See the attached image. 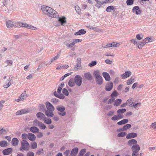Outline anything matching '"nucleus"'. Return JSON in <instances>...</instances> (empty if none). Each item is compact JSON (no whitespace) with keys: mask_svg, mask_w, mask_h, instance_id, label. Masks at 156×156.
Returning <instances> with one entry per match:
<instances>
[{"mask_svg":"<svg viewBox=\"0 0 156 156\" xmlns=\"http://www.w3.org/2000/svg\"><path fill=\"white\" fill-rule=\"evenodd\" d=\"M140 149L139 146L137 144L132 146L131 147V149L133 151L132 156H137L138 152L140 150Z\"/></svg>","mask_w":156,"mask_h":156,"instance_id":"nucleus-4","label":"nucleus"},{"mask_svg":"<svg viewBox=\"0 0 156 156\" xmlns=\"http://www.w3.org/2000/svg\"><path fill=\"white\" fill-rule=\"evenodd\" d=\"M81 59L80 58H78L77 59V63L76 65V67H75L74 69L75 70H78V68L77 67H80L81 66Z\"/></svg>","mask_w":156,"mask_h":156,"instance_id":"nucleus-22","label":"nucleus"},{"mask_svg":"<svg viewBox=\"0 0 156 156\" xmlns=\"http://www.w3.org/2000/svg\"><path fill=\"white\" fill-rule=\"evenodd\" d=\"M75 84L74 80V81L73 79H70L68 82V85L71 87H74L75 85Z\"/></svg>","mask_w":156,"mask_h":156,"instance_id":"nucleus-35","label":"nucleus"},{"mask_svg":"<svg viewBox=\"0 0 156 156\" xmlns=\"http://www.w3.org/2000/svg\"><path fill=\"white\" fill-rule=\"evenodd\" d=\"M26 156H34V154L33 152L30 151L27 153Z\"/></svg>","mask_w":156,"mask_h":156,"instance_id":"nucleus-64","label":"nucleus"},{"mask_svg":"<svg viewBox=\"0 0 156 156\" xmlns=\"http://www.w3.org/2000/svg\"><path fill=\"white\" fill-rule=\"evenodd\" d=\"M111 98L109 99L108 102V104H110L112 103L115 99V98L114 97H111Z\"/></svg>","mask_w":156,"mask_h":156,"instance_id":"nucleus-58","label":"nucleus"},{"mask_svg":"<svg viewBox=\"0 0 156 156\" xmlns=\"http://www.w3.org/2000/svg\"><path fill=\"white\" fill-rule=\"evenodd\" d=\"M56 109L58 111L61 112H58V115L62 116H64L66 115V112H64L65 109L64 106L62 105H58L56 107Z\"/></svg>","mask_w":156,"mask_h":156,"instance_id":"nucleus-5","label":"nucleus"},{"mask_svg":"<svg viewBox=\"0 0 156 156\" xmlns=\"http://www.w3.org/2000/svg\"><path fill=\"white\" fill-rule=\"evenodd\" d=\"M41 122H39L37 119L33 121V125L35 126H39Z\"/></svg>","mask_w":156,"mask_h":156,"instance_id":"nucleus-45","label":"nucleus"},{"mask_svg":"<svg viewBox=\"0 0 156 156\" xmlns=\"http://www.w3.org/2000/svg\"><path fill=\"white\" fill-rule=\"evenodd\" d=\"M96 2L97 4L95 5V6L98 8H99L101 5L103 4V3H103L102 2L98 1Z\"/></svg>","mask_w":156,"mask_h":156,"instance_id":"nucleus-49","label":"nucleus"},{"mask_svg":"<svg viewBox=\"0 0 156 156\" xmlns=\"http://www.w3.org/2000/svg\"><path fill=\"white\" fill-rule=\"evenodd\" d=\"M74 81L75 84L78 86L81 85L82 83V78L79 75H76L74 78Z\"/></svg>","mask_w":156,"mask_h":156,"instance_id":"nucleus-6","label":"nucleus"},{"mask_svg":"<svg viewBox=\"0 0 156 156\" xmlns=\"http://www.w3.org/2000/svg\"><path fill=\"white\" fill-rule=\"evenodd\" d=\"M44 122L48 125H50L51 124L52 121L51 119L50 118H47L46 117L43 119Z\"/></svg>","mask_w":156,"mask_h":156,"instance_id":"nucleus-34","label":"nucleus"},{"mask_svg":"<svg viewBox=\"0 0 156 156\" xmlns=\"http://www.w3.org/2000/svg\"><path fill=\"white\" fill-rule=\"evenodd\" d=\"M138 47L139 49H141L142 48L144 47V46L145 45V44H146L145 42L144 41V40L141 42H140L138 41Z\"/></svg>","mask_w":156,"mask_h":156,"instance_id":"nucleus-36","label":"nucleus"},{"mask_svg":"<svg viewBox=\"0 0 156 156\" xmlns=\"http://www.w3.org/2000/svg\"><path fill=\"white\" fill-rule=\"evenodd\" d=\"M30 130L31 132L34 133H38L39 131V129L35 126L30 127Z\"/></svg>","mask_w":156,"mask_h":156,"instance_id":"nucleus-18","label":"nucleus"},{"mask_svg":"<svg viewBox=\"0 0 156 156\" xmlns=\"http://www.w3.org/2000/svg\"><path fill=\"white\" fill-rule=\"evenodd\" d=\"M27 113V111L25 109H23L19 110L17 111L16 113V115H21L23 114Z\"/></svg>","mask_w":156,"mask_h":156,"instance_id":"nucleus-26","label":"nucleus"},{"mask_svg":"<svg viewBox=\"0 0 156 156\" xmlns=\"http://www.w3.org/2000/svg\"><path fill=\"white\" fill-rule=\"evenodd\" d=\"M53 112V111H50L48 110H45V114L47 116L52 117L54 116V114Z\"/></svg>","mask_w":156,"mask_h":156,"instance_id":"nucleus-25","label":"nucleus"},{"mask_svg":"<svg viewBox=\"0 0 156 156\" xmlns=\"http://www.w3.org/2000/svg\"><path fill=\"white\" fill-rule=\"evenodd\" d=\"M4 63L5 66H11L13 64V62L11 60H7Z\"/></svg>","mask_w":156,"mask_h":156,"instance_id":"nucleus-30","label":"nucleus"},{"mask_svg":"<svg viewBox=\"0 0 156 156\" xmlns=\"http://www.w3.org/2000/svg\"><path fill=\"white\" fill-rule=\"evenodd\" d=\"M136 37L138 40H140L143 39V35L142 34H138L136 35Z\"/></svg>","mask_w":156,"mask_h":156,"instance_id":"nucleus-59","label":"nucleus"},{"mask_svg":"<svg viewBox=\"0 0 156 156\" xmlns=\"http://www.w3.org/2000/svg\"><path fill=\"white\" fill-rule=\"evenodd\" d=\"M62 92L66 96H68L69 94L68 90L65 88H64L62 89Z\"/></svg>","mask_w":156,"mask_h":156,"instance_id":"nucleus-52","label":"nucleus"},{"mask_svg":"<svg viewBox=\"0 0 156 156\" xmlns=\"http://www.w3.org/2000/svg\"><path fill=\"white\" fill-rule=\"evenodd\" d=\"M12 79L10 77L6 81L3 85V87L5 88H8L11 84L10 83Z\"/></svg>","mask_w":156,"mask_h":156,"instance_id":"nucleus-21","label":"nucleus"},{"mask_svg":"<svg viewBox=\"0 0 156 156\" xmlns=\"http://www.w3.org/2000/svg\"><path fill=\"white\" fill-rule=\"evenodd\" d=\"M131 127V126L130 124H128L124 125L123 127V129L124 131H126L127 129H129Z\"/></svg>","mask_w":156,"mask_h":156,"instance_id":"nucleus-42","label":"nucleus"},{"mask_svg":"<svg viewBox=\"0 0 156 156\" xmlns=\"http://www.w3.org/2000/svg\"><path fill=\"white\" fill-rule=\"evenodd\" d=\"M133 12L136 15H140L141 12L139 7L138 6H136L133 7Z\"/></svg>","mask_w":156,"mask_h":156,"instance_id":"nucleus-15","label":"nucleus"},{"mask_svg":"<svg viewBox=\"0 0 156 156\" xmlns=\"http://www.w3.org/2000/svg\"><path fill=\"white\" fill-rule=\"evenodd\" d=\"M39 126L40 128L43 129H44L46 128V126L41 122L40 123V125H39Z\"/></svg>","mask_w":156,"mask_h":156,"instance_id":"nucleus-54","label":"nucleus"},{"mask_svg":"<svg viewBox=\"0 0 156 156\" xmlns=\"http://www.w3.org/2000/svg\"><path fill=\"white\" fill-rule=\"evenodd\" d=\"M122 100L120 99H116L114 102V105L115 106H119L122 102Z\"/></svg>","mask_w":156,"mask_h":156,"instance_id":"nucleus-33","label":"nucleus"},{"mask_svg":"<svg viewBox=\"0 0 156 156\" xmlns=\"http://www.w3.org/2000/svg\"><path fill=\"white\" fill-rule=\"evenodd\" d=\"M126 111V109L125 108H122L119 109L117 111V114H123Z\"/></svg>","mask_w":156,"mask_h":156,"instance_id":"nucleus-44","label":"nucleus"},{"mask_svg":"<svg viewBox=\"0 0 156 156\" xmlns=\"http://www.w3.org/2000/svg\"><path fill=\"white\" fill-rule=\"evenodd\" d=\"M75 44L74 43V42L73 41H73L72 43H71L69 44H66V45L67 47H72L75 45Z\"/></svg>","mask_w":156,"mask_h":156,"instance_id":"nucleus-60","label":"nucleus"},{"mask_svg":"<svg viewBox=\"0 0 156 156\" xmlns=\"http://www.w3.org/2000/svg\"><path fill=\"white\" fill-rule=\"evenodd\" d=\"M100 74L99 71L97 70L94 71L93 74L94 77L96 79L101 76H100Z\"/></svg>","mask_w":156,"mask_h":156,"instance_id":"nucleus-27","label":"nucleus"},{"mask_svg":"<svg viewBox=\"0 0 156 156\" xmlns=\"http://www.w3.org/2000/svg\"><path fill=\"white\" fill-rule=\"evenodd\" d=\"M8 145V143L5 140L1 141L0 142V146L2 147H6Z\"/></svg>","mask_w":156,"mask_h":156,"instance_id":"nucleus-32","label":"nucleus"},{"mask_svg":"<svg viewBox=\"0 0 156 156\" xmlns=\"http://www.w3.org/2000/svg\"><path fill=\"white\" fill-rule=\"evenodd\" d=\"M132 73L130 71H126L125 73L121 75V77L122 79H124L128 77L131 76Z\"/></svg>","mask_w":156,"mask_h":156,"instance_id":"nucleus-10","label":"nucleus"},{"mask_svg":"<svg viewBox=\"0 0 156 156\" xmlns=\"http://www.w3.org/2000/svg\"><path fill=\"white\" fill-rule=\"evenodd\" d=\"M38 108L40 111L43 112L45 110V107L44 105L40 104L39 105Z\"/></svg>","mask_w":156,"mask_h":156,"instance_id":"nucleus-37","label":"nucleus"},{"mask_svg":"<svg viewBox=\"0 0 156 156\" xmlns=\"http://www.w3.org/2000/svg\"><path fill=\"white\" fill-rule=\"evenodd\" d=\"M58 21L61 22L62 25H63V24L66 22V20L65 18L64 17L62 18H59L58 19Z\"/></svg>","mask_w":156,"mask_h":156,"instance_id":"nucleus-53","label":"nucleus"},{"mask_svg":"<svg viewBox=\"0 0 156 156\" xmlns=\"http://www.w3.org/2000/svg\"><path fill=\"white\" fill-rule=\"evenodd\" d=\"M27 138L30 140L33 141L35 140L36 137L34 134L31 133H29L28 134Z\"/></svg>","mask_w":156,"mask_h":156,"instance_id":"nucleus-19","label":"nucleus"},{"mask_svg":"<svg viewBox=\"0 0 156 156\" xmlns=\"http://www.w3.org/2000/svg\"><path fill=\"white\" fill-rule=\"evenodd\" d=\"M134 0H127L126 3L128 5H132L133 4Z\"/></svg>","mask_w":156,"mask_h":156,"instance_id":"nucleus-46","label":"nucleus"},{"mask_svg":"<svg viewBox=\"0 0 156 156\" xmlns=\"http://www.w3.org/2000/svg\"><path fill=\"white\" fill-rule=\"evenodd\" d=\"M126 133L125 132H121L119 133L118 134V136L119 137H123L124 136H125L126 135Z\"/></svg>","mask_w":156,"mask_h":156,"instance_id":"nucleus-56","label":"nucleus"},{"mask_svg":"<svg viewBox=\"0 0 156 156\" xmlns=\"http://www.w3.org/2000/svg\"><path fill=\"white\" fill-rule=\"evenodd\" d=\"M78 152V149L77 147L74 148L71 151V156H76Z\"/></svg>","mask_w":156,"mask_h":156,"instance_id":"nucleus-23","label":"nucleus"},{"mask_svg":"<svg viewBox=\"0 0 156 156\" xmlns=\"http://www.w3.org/2000/svg\"><path fill=\"white\" fill-rule=\"evenodd\" d=\"M83 77L86 80H90L92 79V76L90 72H87L84 73Z\"/></svg>","mask_w":156,"mask_h":156,"instance_id":"nucleus-11","label":"nucleus"},{"mask_svg":"<svg viewBox=\"0 0 156 156\" xmlns=\"http://www.w3.org/2000/svg\"><path fill=\"white\" fill-rule=\"evenodd\" d=\"M54 95L56 97L61 99H63L65 98V96L62 94H58L56 91L54 92Z\"/></svg>","mask_w":156,"mask_h":156,"instance_id":"nucleus-29","label":"nucleus"},{"mask_svg":"<svg viewBox=\"0 0 156 156\" xmlns=\"http://www.w3.org/2000/svg\"><path fill=\"white\" fill-rule=\"evenodd\" d=\"M41 9L44 14L50 17L56 18L58 16L57 12L49 7L43 6L41 7Z\"/></svg>","mask_w":156,"mask_h":156,"instance_id":"nucleus-2","label":"nucleus"},{"mask_svg":"<svg viewBox=\"0 0 156 156\" xmlns=\"http://www.w3.org/2000/svg\"><path fill=\"white\" fill-rule=\"evenodd\" d=\"M7 27L9 28H11L13 27H25L32 30H36L37 28L36 27L26 23L22 22H16L13 21L9 20L6 23Z\"/></svg>","mask_w":156,"mask_h":156,"instance_id":"nucleus-1","label":"nucleus"},{"mask_svg":"<svg viewBox=\"0 0 156 156\" xmlns=\"http://www.w3.org/2000/svg\"><path fill=\"white\" fill-rule=\"evenodd\" d=\"M21 144L22 149L20 148V151H23L22 149L25 151H28L29 150L30 145L28 142L27 140H22Z\"/></svg>","mask_w":156,"mask_h":156,"instance_id":"nucleus-3","label":"nucleus"},{"mask_svg":"<svg viewBox=\"0 0 156 156\" xmlns=\"http://www.w3.org/2000/svg\"><path fill=\"white\" fill-rule=\"evenodd\" d=\"M115 9V7L112 5H111L108 7L106 9V11L108 12H110L113 11Z\"/></svg>","mask_w":156,"mask_h":156,"instance_id":"nucleus-40","label":"nucleus"},{"mask_svg":"<svg viewBox=\"0 0 156 156\" xmlns=\"http://www.w3.org/2000/svg\"><path fill=\"white\" fill-rule=\"evenodd\" d=\"M134 82V78L133 77H131L129 80L127 81V84L128 85H129L132 84Z\"/></svg>","mask_w":156,"mask_h":156,"instance_id":"nucleus-41","label":"nucleus"},{"mask_svg":"<svg viewBox=\"0 0 156 156\" xmlns=\"http://www.w3.org/2000/svg\"><path fill=\"white\" fill-rule=\"evenodd\" d=\"M150 128H153L154 129L156 130V122L152 123L150 126Z\"/></svg>","mask_w":156,"mask_h":156,"instance_id":"nucleus-55","label":"nucleus"},{"mask_svg":"<svg viewBox=\"0 0 156 156\" xmlns=\"http://www.w3.org/2000/svg\"><path fill=\"white\" fill-rule=\"evenodd\" d=\"M102 75L107 81H109L110 80V77L109 74L106 72H104L102 73Z\"/></svg>","mask_w":156,"mask_h":156,"instance_id":"nucleus-17","label":"nucleus"},{"mask_svg":"<svg viewBox=\"0 0 156 156\" xmlns=\"http://www.w3.org/2000/svg\"><path fill=\"white\" fill-rule=\"evenodd\" d=\"M113 84L112 82L107 83L105 87V89L108 91H110L112 88Z\"/></svg>","mask_w":156,"mask_h":156,"instance_id":"nucleus-12","label":"nucleus"},{"mask_svg":"<svg viewBox=\"0 0 156 156\" xmlns=\"http://www.w3.org/2000/svg\"><path fill=\"white\" fill-rule=\"evenodd\" d=\"M140 105L141 103H138L135 104H133L132 106V107H134L135 108L137 109L140 107Z\"/></svg>","mask_w":156,"mask_h":156,"instance_id":"nucleus-48","label":"nucleus"},{"mask_svg":"<svg viewBox=\"0 0 156 156\" xmlns=\"http://www.w3.org/2000/svg\"><path fill=\"white\" fill-rule=\"evenodd\" d=\"M45 105L47 108V110L50 111H53L55 110V108L54 106L49 102L47 101L45 103Z\"/></svg>","mask_w":156,"mask_h":156,"instance_id":"nucleus-8","label":"nucleus"},{"mask_svg":"<svg viewBox=\"0 0 156 156\" xmlns=\"http://www.w3.org/2000/svg\"><path fill=\"white\" fill-rule=\"evenodd\" d=\"M97 63V62L95 61H94L91 62L88 64V66L90 67H92L95 66Z\"/></svg>","mask_w":156,"mask_h":156,"instance_id":"nucleus-50","label":"nucleus"},{"mask_svg":"<svg viewBox=\"0 0 156 156\" xmlns=\"http://www.w3.org/2000/svg\"><path fill=\"white\" fill-rule=\"evenodd\" d=\"M51 101L54 104H57L59 101L58 99L56 98H53L51 100Z\"/></svg>","mask_w":156,"mask_h":156,"instance_id":"nucleus-47","label":"nucleus"},{"mask_svg":"<svg viewBox=\"0 0 156 156\" xmlns=\"http://www.w3.org/2000/svg\"><path fill=\"white\" fill-rule=\"evenodd\" d=\"M12 150L11 148H8L3 150L2 153L5 155H9L12 152Z\"/></svg>","mask_w":156,"mask_h":156,"instance_id":"nucleus-14","label":"nucleus"},{"mask_svg":"<svg viewBox=\"0 0 156 156\" xmlns=\"http://www.w3.org/2000/svg\"><path fill=\"white\" fill-rule=\"evenodd\" d=\"M86 33V31H85L84 29H82L74 34V35L76 36L81 35L85 34Z\"/></svg>","mask_w":156,"mask_h":156,"instance_id":"nucleus-24","label":"nucleus"},{"mask_svg":"<svg viewBox=\"0 0 156 156\" xmlns=\"http://www.w3.org/2000/svg\"><path fill=\"white\" fill-rule=\"evenodd\" d=\"M137 142L135 139H131L129 140L127 143L128 145L130 146H133L135 145H136Z\"/></svg>","mask_w":156,"mask_h":156,"instance_id":"nucleus-16","label":"nucleus"},{"mask_svg":"<svg viewBox=\"0 0 156 156\" xmlns=\"http://www.w3.org/2000/svg\"><path fill=\"white\" fill-rule=\"evenodd\" d=\"M75 9L78 14H79L80 12V7L78 5H76L75 7Z\"/></svg>","mask_w":156,"mask_h":156,"instance_id":"nucleus-57","label":"nucleus"},{"mask_svg":"<svg viewBox=\"0 0 156 156\" xmlns=\"http://www.w3.org/2000/svg\"><path fill=\"white\" fill-rule=\"evenodd\" d=\"M86 150L84 149H82L81 150L79 153V155L83 156L84 154L86 152Z\"/></svg>","mask_w":156,"mask_h":156,"instance_id":"nucleus-62","label":"nucleus"},{"mask_svg":"<svg viewBox=\"0 0 156 156\" xmlns=\"http://www.w3.org/2000/svg\"><path fill=\"white\" fill-rule=\"evenodd\" d=\"M59 55H57L56 56L52 58L50 61H47L46 62H44V63H45L46 65L51 64L52 62H55L59 58Z\"/></svg>","mask_w":156,"mask_h":156,"instance_id":"nucleus-7","label":"nucleus"},{"mask_svg":"<svg viewBox=\"0 0 156 156\" xmlns=\"http://www.w3.org/2000/svg\"><path fill=\"white\" fill-rule=\"evenodd\" d=\"M133 99L130 98L128 99L126 101L127 105H128L130 106L131 107H132L133 105V102L132 101Z\"/></svg>","mask_w":156,"mask_h":156,"instance_id":"nucleus-43","label":"nucleus"},{"mask_svg":"<svg viewBox=\"0 0 156 156\" xmlns=\"http://www.w3.org/2000/svg\"><path fill=\"white\" fill-rule=\"evenodd\" d=\"M27 97V94L26 93H22L19 97V98L16 100L17 102L23 101Z\"/></svg>","mask_w":156,"mask_h":156,"instance_id":"nucleus-9","label":"nucleus"},{"mask_svg":"<svg viewBox=\"0 0 156 156\" xmlns=\"http://www.w3.org/2000/svg\"><path fill=\"white\" fill-rule=\"evenodd\" d=\"M117 92L115 91L114 90L113 93H112V94L111 95V97H114V98H115V97H116L117 96Z\"/></svg>","mask_w":156,"mask_h":156,"instance_id":"nucleus-61","label":"nucleus"},{"mask_svg":"<svg viewBox=\"0 0 156 156\" xmlns=\"http://www.w3.org/2000/svg\"><path fill=\"white\" fill-rule=\"evenodd\" d=\"M137 135V134L136 133H129L127 135L126 137L127 139H130L136 137Z\"/></svg>","mask_w":156,"mask_h":156,"instance_id":"nucleus-13","label":"nucleus"},{"mask_svg":"<svg viewBox=\"0 0 156 156\" xmlns=\"http://www.w3.org/2000/svg\"><path fill=\"white\" fill-rule=\"evenodd\" d=\"M31 147L33 149L36 148L37 147V143L35 142H34L33 143L31 144Z\"/></svg>","mask_w":156,"mask_h":156,"instance_id":"nucleus-51","label":"nucleus"},{"mask_svg":"<svg viewBox=\"0 0 156 156\" xmlns=\"http://www.w3.org/2000/svg\"><path fill=\"white\" fill-rule=\"evenodd\" d=\"M144 41L145 42V44H146L153 42V40L152 38L148 37L145 38L144 40Z\"/></svg>","mask_w":156,"mask_h":156,"instance_id":"nucleus-31","label":"nucleus"},{"mask_svg":"<svg viewBox=\"0 0 156 156\" xmlns=\"http://www.w3.org/2000/svg\"><path fill=\"white\" fill-rule=\"evenodd\" d=\"M18 140L16 138H13L12 141V145L15 146H16L18 145Z\"/></svg>","mask_w":156,"mask_h":156,"instance_id":"nucleus-28","label":"nucleus"},{"mask_svg":"<svg viewBox=\"0 0 156 156\" xmlns=\"http://www.w3.org/2000/svg\"><path fill=\"white\" fill-rule=\"evenodd\" d=\"M128 122V120L127 119H124L118 122L117 124L119 125H121L127 123Z\"/></svg>","mask_w":156,"mask_h":156,"instance_id":"nucleus-38","label":"nucleus"},{"mask_svg":"<svg viewBox=\"0 0 156 156\" xmlns=\"http://www.w3.org/2000/svg\"><path fill=\"white\" fill-rule=\"evenodd\" d=\"M112 47H118L120 44L119 43H116L115 42H112L111 43Z\"/></svg>","mask_w":156,"mask_h":156,"instance_id":"nucleus-63","label":"nucleus"},{"mask_svg":"<svg viewBox=\"0 0 156 156\" xmlns=\"http://www.w3.org/2000/svg\"><path fill=\"white\" fill-rule=\"evenodd\" d=\"M37 117L39 119L42 120L44 119L45 117V115L43 113L41 112H38L36 114V115Z\"/></svg>","mask_w":156,"mask_h":156,"instance_id":"nucleus-20","label":"nucleus"},{"mask_svg":"<svg viewBox=\"0 0 156 156\" xmlns=\"http://www.w3.org/2000/svg\"><path fill=\"white\" fill-rule=\"evenodd\" d=\"M102 78L101 76L96 79V82L99 85H101L102 84Z\"/></svg>","mask_w":156,"mask_h":156,"instance_id":"nucleus-39","label":"nucleus"}]
</instances>
